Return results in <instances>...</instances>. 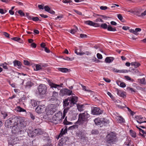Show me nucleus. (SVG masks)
I'll list each match as a JSON object with an SVG mask.
<instances>
[{
    "mask_svg": "<svg viewBox=\"0 0 146 146\" xmlns=\"http://www.w3.org/2000/svg\"><path fill=\"white\" fill-rule=\"evenodd\" d=\"M90 116V115L87 112L80 113L79 115V118L77 122L79 125H81L83 128H85Z\"/></svg>",
    "mask_w": 146,
    "mask_h": 146,
    "instance_id": "nucleus-1",
    "label": "nucleus"
},
{
    "mask_svg": "<svg viewBox=\"0 0 146 146\" xmlns=\"http://www.w3.org/2000/svg\"><path fill=\"white\" fill-rule=\"evenodd\" d=\"M15 118L17 119L16 121V127L23 128L26 126L27 122L25 120L24 118L17 116L15 117Z\"/></svg>",
    "mask_w": 146,
    "mask_h": 146,
    "instance_id": "nucleus-2",
    "label": "nucleus"
},
{
    "mask_svg": "<svg viewBox=\"0 0 146 146\" xmlns=\"http://www.w3.org/2000/svg\"><path fill=\"white\" fill-rule=\"evenodd\" d=\"M15 118V117L11 118L7 120L5 123V126L8 128L12 127V131H13V128L16 127V121L17 119Z\"/></svg>",
    "mask_w": 146,
    "mask_h": 146,
    "instance_id": "nucleus-3",
    "label": "nucleus"
},
{
    "mask_svg": "<svg viewBox=\"0 0 146 146\" xmlns=\"http://www.w3.org/2000/svg\"><path fill=\"white\" fill-rule=\"evenodd\" d=\"M44 134V139L47 138L48 137V134L46 132H44L42 129L40 128H37L35 129L32 133V135H29L32 137L35 136L37 135H41Z\"/></svg>",
    "mask_w": 146,
    "mask_h": 146,
    "instance_id": "nucleus-4",
    "label": "nucleus"
},
{
    "mask_svg": "<svg viewBox=\"0 0 146 146\" xmlns=\"http://www.w3.org/2000/svg\"><path fill=\"white\" fill-rule=\"evenodd\" d=\"M106 137L107 141L109 143H114L117 141L115 134L113 132L108 134Z\"/></svg>",
    "mask_w": 146,
    "mask_h": 146,
    "instance_id": "nucleus-5",
    "label": "nucleus"
},
{
    "mask_svg": "<svg viewBox=\"0 0 146 146\" xmlns=\"http://www.w3.org/2000/svg\"><path fill=\"white\" fill-rule=\"evenodd\" d=\"M62 114L60 111L56 113L53 117L52 122L55 124H57L60 123V120L62 118Z\"/></svg>",
    "mask_w": 146,
    "mask_h": 146,
    "instance_id": "nucleus-6",
    "label": "nucleus"
},
{
    "mask_svg": "<svg viewBox=\"0 0 146 146\" xmlns=\"http://www.w3.org/2000/svg\"><path fill=\"white\" fill-rule=\"evenodd\" d=\"M38 88L40 95H45L47 89V87L45 85L40 84L38 87Z\"/></svg>",
    "mask_w": 146,
    "mask_h": 146,
    "instance_id": "nucleus-7",
    "label": "nucleus"
},
{
    "mask_svg": "<svg viewBox=\"0 0 146 146\" xmlns=\"http://www.w3.org/2000/svg\"><path fill=\"white\" fill-rule=\"evenodd\" d=\"M73 94H72V91L70 90L65 88L62 89L60 93V95L61 96H63L66 95H72Z\"/></svg>",
    "mask_w": 146,
    "mask_h": 146,
    "instance_id": "nucleus-8",
    "label": "nucleus"
},
{
    "mask_svg": "<svg viewBox=\"0 0 146 146\" xmlns=\"http://www.w3.org/2000/svg\"><path fill=\"white\" fill-rule=\"evenodd\" d=\"M23 128H19V127H14L13 128V132L14 133H17L18 135H23L22 136H25L23 135L24 134L25 132L22 129Z\"/></svg>",
    "mask_w": 146,
    "mask_h": 146,
    "instance_id": "nucleus-9",
    "label": "nucleus"
},
{
    "mask_svg": "<svg viewBox=\"0 0 146 146\" xmlns=\"http://www.w3.org/2000/svg\"><path fill=\"white\" fill-rule=\"evenodd\" d=\"M102 112L98 108L94 107L92 108V113L94 115H100L102 114Z\"/></svg>",
    "mask_w": 146,
    "mask_h": 146,
    "instance_id": "nucleus-10",
    "label": "nucleus"
},
{
    "mask_svg": "<svg viewBox=\"0 0 146 146\" xmlns=\"http://www.w3.org/2000/svg\"><path fill=\"white\" fill-rule=\"evenodd\" d=\"M46 109L44 105H40L38 106L35 109L36 112L38 113H41L43 112Z\"/></svg>",
    "mask_w": 146,
    "mask_h": 146,
    "instance_id": "nucleus-11",
    "label": "nucleus"
},
{
    "mask_svg": "<svg viewBox=\"0 0 146 146\" xmlns=\"http://www.w3.org/2000/svg\"><path fill=\"white\" fill-rule=\"evenodd\" d=\"M78 98L77 96H72L69 99L70 101V107H72L73 105L76 104L78 101Z\"/></svg>",
    "mask_w": 146,
    "mask_h": 146,
    "instance_id": "nucleus-12",
    "label": "nucleus"
},
{
    "mask_svg": "<svg viewBox=\"0 0 146 146\" xmlns=\"http://www.w3.org/2000/svg\"><path fill=\"white\" fill-rule=\"evenodd\" d=\"M58 94L57 92H53L52 94V96L51 97L50 100L51 102L55 101L57 100V97Z\"/></svg>",
    "mask_w": 146,
    "mask_h": 146,
    "instance_id": "nucleus-13",
    "label": "nucleus"
},
{
    "mask_svg": "<svg viewBox=\"0 0 146 146\" xmlns=\"http://www.w3.org/2000/svg\"><path fill=\"white\" fill-rule=\"evenodd\" d=\"M84 23L85 24L87 25H88L90 26L95 27H99V25L98 24L96 23H95L91 21H85Z\"/></svg>",
    "mask_w": 146,
    "mask_h": 146,
    "instance_id": "nucleus-14",
    "label": "nucleus"
},
{
    "mask_svg": "<svg viewBox=\"0 0 146 146\" xmlns=\"http://www.w3.org/2000/svg\"><path fill=\"white\" fill-rule=\"evenodd\" d=\"M135 118L137 119V121L140 124L143 123H146V121L144 119V118L141 116H136L135 117Z\"/></svg>",
    "mask_w": 146,
    "mask_h": 146,
    "instance_id": "nucleus-15",
    "label": "nucleus"
},
{
    "mask_svg": "<svg viewBox=\"0 0 146 146\" xmlns=\"http://www.w3.org/2000/svg\"><path fill=\"white\" fill-rule=\"evenodd\" d=\"M47 82H48L49 85L52 88H57L58 89V88H60L61 86L59 85H57L51 82L50 80H48Z\"/></svg>",
    "mask_w": 146,
    "mask_h": 146,
    "instance_id": "nucleus-16",
    "label": "nucleus"
},
{
    "mask_svg": "<svg viewBox=\"0 0 146 146\" xmlns=\"http://www.w3.org/2000/svg\"><path fill=\"white\" fill-rule=\"evenodd\" d=\"M102 124L106 125L109 124L110 121L109 119L106 118H101Z\"/></svg>",
    "mask_w": 146,
    "mask_h": 146,
    "instance_id": "nucleus-17",
    "label": "nucleus"
},
{
    "mask_svg": "<svg viewBox=\"0 0 146 146\" xmlns=\"http://www.w3.org/2000/svg\"><path fill=\"white\" fill-rule=\"evenodd\" d=\"M56 109L55 108H49L47 110V113L48 114L52 115L56 111Z\"/></svg>",
    "mask_w": 146,
    "mask_h": 146,
    "instance_id": "nucleus-18",
    "label": "nucleus"
},
{
    "mask_svg": "<svg viewBox=\"0 0 146 146\" xmlns=\"http://www.w3.org/2000/svg\"><path fill=\"white\" fill-rule=\"evenodd\" d=\"M14 66H17L18 68H20L22 65L20 62L18 60H15L13 62Z\"/></svg>",
    "mask_w": 146,
    "mask_h": 146,
    "instance_id": "nucleus-19",
    "label": "nucleus"
},
{
    "mask_svg": "<svg viewBox=\"0 0 146 146\" xmlns=\"http://www.w3.org/2000/svg\"><path fill=\"white\" fill-rule=\"evenodd\" d=\"M116 118L117 122L118 123H124L125 121L124 119L121 116H117Z\"/></svg>",
    "mask_w": 146,
    "mask_h": 146,
    "instance_id": "nucleus-20",
    "label": "nucleus"
},
{
    "mask_svg": "<svg viewBox=\"0 0 146 146\" xmlns=\"http://www.w3.org/2000/svg\"><path fill=\"white\" fill-rule=\"evenodd\" d=\"M78 136L81 139H85V136L84 135V133L83 131H80L77 134Z\"/></svg>",
    "mask_w": 146,
    "mask_h": 146,
    "instance_id": "nucleus-21",
    "label": "nucleus"
},
{
    "mask_svg": "<svg viewBox=\"0 0 146 146\" xmlns=\"http://www.w3.org/2000/svg\"><path fill=\"white\" fill-rule=\"evenodd\" d=\"M114 59L113 57H107L105 60L106 63H110L112 62Z\"/></svg>",
    "mask_w": 146,
    "mask_h": 146,
    "instance_id": "nucleus-22",
    "label": "nucleus"
},
{
    "mask_svg": "<svg viewBox=\"0 0 146 146\" xmlns=\"http://www.w3.org/2000/svg\"><path fill=\"white\" fill-rule=\"evenodd\" d=\"M70 103V101L68 98L66 99L63 101V106L64 107H66L68 106Z\"/></svg>",
    "mask_w": 146,
    "mask_h": 146,
    "instance_id": "nucleus-23",
    "label": "nucleus"
},
{
    "mask_svg": "<svg viewBox=\"0 0 146 146\" xmlns=\"http://www.w3.org/2000/svg\"><path fill=\"white\" fill-rule=\"evenodd\" d=\"M68 140V138L67 137H63V136L61 138L60 141L63 143V144L66 145V142Z\"/></svg>",
    "mask_w": 146,
    "mask_h": 146,
    "instance_id": "nucleus-24",
    "label": "nucleus"
},
{
    "mask_svg": "<svg viewBox=\"0 0 146 146\" xmlns=\"http://www.w3.org/2000/svg\"><path fill=\"white\" fill-rule=\"evenodd\" d=\"M117 94L119 96L123 98H125L126 97V95L123 92L118 89H117Z\"/></svg>",
    "mask_w": 146,
    "mask_h": 146,
    "instance_id": "nucleus-25",
    "label": "nucleus"
},
{
    "mask_svg": "<svg viewBox=\"0 0 146 146\" xmlns=\"http://www.w3.org/2000/svg\"><path fill=\"white\" fill-rule=\"evenodd\" d=\"M117 84L120 86L122 88H124L125 87V84L123 82H121L120 81H116Z\"/></svg>",
    "mask_w": 146,
    "mask_h": 146,
    "instance_id": "nucleus-26",
    "label": "nucleus"
},
{
    "mask_svg": "<svg viewBox=\"0 0 146 146\" xmlns=\"http://www.w3.org/2000/svg\"><path fill=\"white\" fill-rule=\"evenodd\" d=\"M112 70L113 72L117 73H125L126 71L125 70H119L115 68H112Z\"/></svg>",
    "mask_w": 146,
    "mask_h": 146,
    "instance_id": "nucleus-27",
    "label": "nucleus"
},
{
    "mask_svg": "<svg viewBox=\"0 0 146 146\" xmlns=\"http://www.w3.org/2000/svg\"><path fill=\"white\" fill-rule=\"evenodd\" d=\"M94 121L95 124L97 125H100L102 124V121H101V118L96 119Z\"/></svg>",
    "mask_w": 146,
    "mask_h": 146,
    "instance_id": "nucleus-28",
    "label": "nucleus"
},
{
    "mask_svg": "<svg viewBox=\"0 0 146 146\" xmlns=\"http://www.w3.org/2000/svg\"><path fill=\"white\" fill-rule=\"evenodd\" d=\"M58 69L59 71H61L63 72H66L68 71V69L66 68H58Z\"/></svg>",
    "mask_w": 146,
    "mask_h": 146,
    "instance_id": "nucleus-29",
    "label": "nucleus"
},
{
    "mask_svg": "<svg viewBox=\"0 0 146 146\" xmlns=\"http://www.w3.org/2000/svg\"><path fill=\"white\" fill-rule=\"evenodd\" d=\"M131 66H134L135 68H137L140 65V64L137 62H131Z\"/></svg>",
    "mask_w": 146,
    "mask_h": 146,
    "instance_id": "nucleus-30",
    "label": "nucleus"
},
{
    "mask_svg": "<svg viewBox=\"0 0 146 146\" xmlns=\"http://www.w3.org/2000/svg\"><path fill=\"white\" fill-rule=\"evenodd\" d=\"M33 85V83L30 81L27 82L25 87L27 88H29Z\"/></svg>",
    "mask_w": 146,
    "mask_h": 146,
    "instance_id": "nucleus-31",
    "label": "nucleus"
},
{
    "mask_svg": "<svg viewBox=\"0 0 146 146\" xmlns=\"http://www.w3.org/2000/svg\"><path fill=\"white\" fill-rule=\"evenodd\" d=\"M107 29L108 31H116V29L115 28H113L110 25H109L108 26Z\"/></svg>",
    "mask_w": 146,
    "mask_h": 146,
    "instance_id": "nucleus-32",
    "label": "nucleus"
},
{
    "mask_svg": "<svg viewBox=\"0 0 146 146\" xmlns=\"http://www.w3.org/2000/svg\"><path fill=\"white\" fill-rule=\"evenodd\" d=\"M138 80V81L141 84H145L146 83L145 79L144 78L141 79H139Z\"/></svg>",
    "mask_w": 146,
    "mask_h": 146,
    "instance_id": "nucleus-33",
    "label": "nucleus"
},
{
    "mask_svg": "<svg viewBox=\"0 0 146 146\" xmlns=\"http://www.w3.org/2000/svg\"><path fill=\"white\" fill-rule=\"evenodd\" d=\"M11 39L15 41H18L21 43H22L23 42V41L22 40H21V38L19 37H15L12 38Z\"/></svg>",
    "mask_w": 146,
    "mask_h": 146,
    "instance_id": "nucleus-34",
    "label": "nucleus"
},
{
    "mask_svg": "<svg viewBox=\"0 0 146 146\" xmlns=\"http://www.w3.org/2000/svg\"><path fill=\"white\" fill-rule=\"evenodd\" d=\"M17 111L19 112H26V111L25 110L21 108L20 106L17 107Z\"/></svg>",
    "mask_w": 146,
    "mask_h": 146,
    "instance_id": "nucleus-35",
    "label": "nucleus"
},
{
    "mask_svg": "<svg viewBox=\"0 0 146 146\" xmlns=\"http://www.w3.org/2000/svg\"><path fill=\"white\" fill-rule=\"evenodd\" d=\"M130 135L133 137L135 138L136 137V133L132 130H130Z\"/></svg>",
    "mask_w": 146,
    "mask_h": 146,
    "instance_id": "nucleus-36",
    "label": "nucleus"
},
{
    "mask_svg": "<svg viewBox=\"0 0 146 146\" xmlns=\"http://www.w3.org/2000/svg\"><path fill=\"white\" fill-rule=\"evenodd\" d=\"M83 105H77V108L78 111H81L84 110L83 109Z\"/></svg>",
    "mask_w": 146,
    "mask_h": 146,
    "instance_id": "nucleus-37",
    "label": "nucleus"
},
{
    "mask_svg": "<svg viewBox=\"0 0 146 146\" xmlns=\"http://www.w3.org/2000/svg\"><path fill=\"white\" fill-rule=\"evenodd\" d=\"M76 27V29H72L71 30L69 31V32H70L72 34H74L78 30V28L77 27Z\"/></svg>",
    "mask_w": 146,
    "mask_h": 146,
    "instance_id": "nucleus-38",
    "label": "nucleus"
},
{
    "mask_svg": "<svg viewBox=\"0 0 146 146\" xmlns=\"http://www.w3.org/2000/svg\"><path fill=\"white\" fill-rule=\"evenodd\" d=\"M28 19L30 20L32 19L33 21H36L39 20V19L38 17H33L31 18V17H28Z\"/></svg>",
    "mask_w": 146,
    "mask_h": 146,
    "instance_id": "nucleus-39",
    "label": "nucleus"
},
{
    "mask_svg": "<svg viewBox=\"0 0 146 146\" xmlns=\"http://www.w3.org/2000/svg\"><path fill=\"white\" fill-rule=\"evenodd\" d=\"M78 115V113H73L72 114V119L73 120H75L77 118V116Z\"/></svg>",
    "mask_w": 146,
    "mask_h": 146,
    "instance_id": "nucleus-40",
    "label": "nucleus"
},
{
    "mask_svg": "<svg viewBox=\"0 0 146 146\" xmlns=\"http://www.w3.org/2000/svg\"><path fill=\"white\" fill-rule=\"evenodd\" d=\"M8 64L6 62H5L3 64H2L1 65V66H2L3 68L5 69H8V67H7V65Z\"/></svg>",
    "mask_w": 146,
    "mask_h": 146,
    "instance_id": "nucleus-41",
    "label": "nucleus"
},
{
    "mask_svg": "<svg viewBox=\"0 0 146 146\" xmlns=\"http://www.w3.org/2000/svg\"><path fill=\"white\" fill-rule=\"evenodd\" d=\"M139 131L140 132H141L143 134H141V133H140V134L141 135V136L143 137H144L145 135V134H146V132L144 131L142 129H139Z\"/></svg>",
    "mask_w": 146,
    "mask_h": 146,
    "instance_id": "nucleus-42",
    "label": "nucleus"
},
{
    "mask_svg": "<svg viewBox=\"0 0 146 146\" xmlns=\"http://www.w3.org/2000/svg\"><path fill=\"white\" fill-rule=\"evenodd\" d=\"M66 117H66L64 120V121L63 122L64 123V124L66 125H68L70 124H72V123L71 122H69L66 119Z\"/></svg>",
    "mask_w": 146,
    "mask_h": 146,
    "instance_id": "nucleus-43",
    "label": "nucleus"
},
{
    "mask_svg": "<svg viewBox=\"0 0 146 146\" xmlns=\"http://www.w3.org/2000/svg\"><path fill=\"white\" fill-rule=\"evenodd\" d=\"M101 27L104 29H107L108 26L106 23H103L101 25Z\"/></svg>",
    "mask_w": 146,
    "mask_h": 146,
    "instance_id": "nucleus-44",
    "label": "nucleus"
},
{
    "mask_svg": "<svg viewBox=\"0 0 146 146\" xmlns=\"http://www.w3.org/2000/svg\"><path fill=\"white\" fill-rule=\"evenodd\" d=\"M125 79L127 80H129L131 82H133L134 81V80L132 78H131L130 77L128 76H125Z\"/></svg>",
    "mask_w": 146,
    "mask_h": 146,
    "instance_id": "nucleus-45",
    "label": "nucleus"
},
{
    "mask_svg": "<svg viewBox=\"0 0 146 146\" xmlns=\"http://www.w3.org/2000/svg\"><path fill=\"white\" fill-rule=\"evenodd\" d=\"M91 54V53L89 51H86L84 52H81V53H80V56L84 54H86L87 55H89Z\"/></svg>",
    "mask_w": 146,
    "mask_h": 146,
    "instance_id": "nucleus-46",
    "label": "nucleus"
},
{
    "mask_svg": "<svg viewBox=\"0 0 146 146\" xmlns=\"http://www.w3.org/2000/svg\"><path fill=\"white\" fill-rule=\"evenodd\" d=\"M68 110V108H66V109H64V111H63V115L62 116V119H64V117H65V115H66V114L67 113Z\"/></svg>",
    "mask_w": 146,
    "mask_h": 146,
    "instance_id": "nucleus-47",
    "label": "nucleus"
},
{
    "mask_svg": "<svg viewBox=\"0 0 146 146\" xmlns=\"http://www.w3.org/2000/svg\"><path fill=\"white\" fill-rule=\"evenodd\" d=\"M78 127V125H75L69 127L68 129L69 130H72L73 129L77 128Z\"/></svg>",
    "mask_w": 146,
    "mask_h": 146,
    "instance_id": "nucleus-48",
    "label": "nucleus"
},
{
    "mask_svg": "<svg viewBox=\"0 0 146 146\" xmlns=\"http://www.w3.org/2000/svg\"><path fill=\"white\" fill-rule=\"evenodd\" d=\"M91 133L92 134L96 135L99 133V131L97 130L94 129L92 131Z\"/></svg>",
    "mask_w": 146,
    "mask_h": 146,
    "instance_id": "nucleus-49",
    "label": "nucleus"
},
{
    "mask_svg": "<svg viewBox=\"0 0 146 146\" xmlns=\"http://www.w3.org/2000/svg\"><path fill=\"white\" fill-rule=\"evenodd\" d=\"M36 70L38 71L41 69L42 67L39 64H37L36 65Z\"/></svg>",
    "mask_w": 146,
    "mask_h": 146,
    "instance_id": "nucleus-50",
    "label": "nucleus"
},
{
    "mask_svg": "<svg viewBox=\"0 0 146 146\" xmlns=\"http://www.w3.org/2000/svg\"><path fill=\"white\" fill-rule=\"evenodd\" d=\"M63 129H62L61 131V133H62V134H64L66 133L67 132V128H65L64 131H63Z\"/></svg>",
    "mask_w": 146,
    "mask_h": 146,
    "instance_id": "nucleus-51",
    "label": "nucleus"
},
{
    "mask_svg": "<svg viewBox=\"0 0 146 146\" xmlns=\"http://www.w3.org/2000/svg\"><path fill=\"white\" fill-rule=\"evenodd\" d=\"M141 31V29L139 28H137L135 29V31L137 33V35H139V33H138V32H140Z\"/></svg>",
    "mask_w": 146,
    "mask_h": 146,
    "instance_id": "nucleus-52",
    "label": "nucleus"
},
{
    "mask_svg": "<svg viewBox=\"0 0 146 146\" xmlns=\"http://www.w3.org/2000/svg\"><path fill=\"white\" fill-rule=\"evenodd\" d=\"M63 58V59H64V60H72L74 59L73 58H69L68 57H67V56L65 57L64 58Z\"/></svg>",
    "mask_w": 146,
    "mask_h": 146,
    "instance_id": "nucleus-53",
    "label": "nucleus"
},
{
    "mask_svg": "<svg viewBox=\"0 0 146 146\" xmlns=\"http://www.w3.org/2000/svg\"><path fill=\"white\" fill-rule=\"evenodd\" d=\"M45 10L48 12L49 10H50V8H49V7L48 6H45L44 8Z\"/></svg>",
    "mask_w": 146,
    "mask_h": 146,
    "instance_id": "nucleus-54",
    "label": "nucleus"
},
{
    "mask_svg": "<svg viewBox=\"0 0 146 146\" xmlns=\"http://www.w3.org/2000/svg\"><path fill=\"white\" fill-rule=\"evenodd\" d=\"M127 89L129 90H130L131 92H135V90H134L133 88H130L129 87H127Z\"/></svg>",
    "mask_w": 146,
    "mask_h": 146,
    "instance_id": "nucleus-55",
    "label": "nucleus"
},
{
    "mask_svg": "<svg viewBox=\"0 0 146 146\" xmlns=\"http://www.w3.org/2000/svg\"><path fill=\"white\" fill-rule=\"evenodd\" d=\"M18 13L21 16H24L25 15V13L21 10H19Z\"/></svg>",
    "mask_w": 146,
    "mask_h": 146,
    "instance_id": "nucleus-56",
    "label": "nucleus"
},
{
    "mask_svg": "<svg viewBox=\"0 0 146 146\" xmlns=\"http://www.w3.org/2000/svg\"><path fill=\"white\" fill-rule=\"evenodd\" d=\"M80 36L81 38H87V35L84 34H81L80 35Z\"/></svg>",
    "mask_w": 146,
    "mask_h": 146,
    "instance_id": "nucleus-57",
    "label": "nucleus"
},
{
    "mask_svg": "<svg viewBox=\"0 0 146 146\" xmlns=\"http://www.w3.org/2000/svg\"><path fill=\"white\" fill-rule=\"evenodd\" d=\"M24 64L26 65H29L30 64L29 62L28 61L26 60H24Z\"/></svg>",
    "mask_w": 146,
    "mask_h": 146,
    "instance_id": "nucleus-58",
    "label": "nucleus"
},
{
    "mask_svg": "<svg viewBox=\"0 0 146 146\" xmlns=\"http://www.w3.org/2000/svg\"><path fill=\"white\" fill-rule=\"evenodd\" d=\"M92 61L94 62H99L100 61L99 60L97 59L96 58L94 57V58H93V59H92Z\"/></svg>",
    "mask_w": 146,
    "mask_h": 146,
    "instance_id": "nucleus-59",
    "label": "nucleus"
},
{
    "mask_svg": "<svg viewBox=\"0 0 146 146\" xmlns=\"http://www.w3.org/2000/svg\"><path fill=\"white\" fill-rule=\"evenodd\" d=\"M1 114L3 115V117H4V118H5L7 116V114L5 112H1Z\"/></svg>",
    "mask_w": 146,
    "mask_h": 146,
    "instance_id": "nucleus-60",
    "label": "nucleus"
},
{
    "mask_svg": "<svg viewBox=\"0 0 146 146\" xmlns=\"http://www.w3.org/2000/svg\"><path fill=\"white\" fill-rule=\"evenodd\" d=\"M32 105L33 106H35L36 105V103L34 100H32L31 102Z\"/></svg>",
    "mask_w": 146,
    "mask_h": 146,
    "instance_id": "nucleus-61",
    "label": "nucleus"
},
{
    "mask_svg": "<svg viewBox=\"0 0 146 146\" xmlns=\"http://www.w3.org/2000/svg\"><path fill=\"white\" fill-rule=\"evenodd\" d=\"M129 31L131 33H132L134 34V35H137V33L135 32V30H134L133 29H131L129 30Z\"/></svg>",
    "mask_w": 146,
    "mask_h": 146,
    "instance_id": "nucleus-62",
    "label": "nucleus"
},
{
    "mask_svg": "<svg viewBox=\"0 0 146 146\" xmlns=\"http://www.w3.org/2000/svg\"><path fill=\"white\" fill-rule=\"evenodd\" d=\"M3 35L6 37L9 38V35L6 32H3Z\"/></svg>",
    "mask_w": 146,
    "mask_h": 146,
    "instance_id": "nucleus-63",
    "label": "nucleus"
},
{
    "mask_svg": "<svg viewBox=\"0 0 146 146\" xmlns=\"http://www.w3.org/2000/svg\"><path fill=\"white\" fill-rule=\"evenodd\" d=\"M97 56L98 59H101L102 58V55L99 53H98L97 54Z\"/></svg>",
    "mask_w": 146,
    "mask_h": 146,
    "instance_id": "nucleus-64",
    "label": "nucleus"
}]
</instances>
